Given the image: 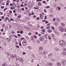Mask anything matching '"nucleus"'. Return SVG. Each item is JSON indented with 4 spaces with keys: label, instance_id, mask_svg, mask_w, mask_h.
Masks as SVG:
<instances>
[{
    "label": "nucleus",
    "instance_id": "1",
    "mask_svg": "<svg viewBox=\"0 0 66 66\" xmlns=\"http://www.w3.org/2000/svg\"><path fill=\"white\" fill-rule=\"evenodd\" d=\"M59 42L60 45H61V47H63L66 45V43H65V42H64V41L63 40H61L60 41H59Z\"/></svg>",
    "mask_w": 66,
    "mask_h": 66
},
{
    "label": "nucleus",
    "instance_id": "2",
    "mask_svg": "<svg viewBox=\"0 0 66 66\" xmlns=\"http://www.w3.org/2000/svg\"><path fill=\"white\" fill-rule=\"evenodd\" d=\"M59 29L60 31L61 32H63L64 31V28H63L62 27H61L60 26L59 27Z\"/></svg>",
    "mask_w": 66,
    "mask_h": 66
},
{
    "label": "nucleus",
    "instance_id": "3",
    "mask_svg": "<svg viewBox=\"0 0 66 66\" xmlns=\"http://www.w3.org/2000/svg\"><path fill=\"white\" fill-rule=\"evenodd\" d=\"M44 39H45V38L43 37H40L39 39V40L40 41H44Z\"/></svg>",
    "mask_w": 66,
    "mask_h": 66
},
{
    "label": "nucleus",
    "instance_id": "4",
    "mask_svg": "<svg viewBox=\"0 0 66 66\" xmlns=\"http://www.w3.org/2000/svg\"><path fill=\"white\" fill-rule=\"evenodd\" d=\"M27 43V42H24V41H23L22 42V44L23 45H24V46H26Z\"/></svg>",
    "mask_w": 66,
    "mask_h": 66
},
{
    "label": "nucleus",
    "instance_id": "5",
    "mask_svg": "<svg viewBox=\"0 0 66 66\" xmlns=\"http://www.w3.org/2000/svg\"><path fill=\"white\" fill-rule=\"evenodd\" d=\"M19 61L20 62H21V63H22L23 62V59L21 58H20L19 59Z\"/></svg>",
    "mask_w": 66,
    "mask_h": 66
},
{
    "label": "nucleus",
    "instance_id": "6",
    "mask_svg": "<svg viewBox=\"0 0 66 66\" xmlns=\"http://www.w3.org/2000/svg\"><path fill=\"white\" fill-rule=\"evenodd\" d=\"M47 65L49 66H52L53 65V63L51 62H48L47 63Z\"/></svg>",
    "mask_w": 66,
    "mask_h": 66
},
{
    "label": "nucleus",
    "instance_id": "7",
    "mask_svg": "<svg viewBox=\"0 0 66 66\" xmlns=\"http://www.w3.org/2000/svg\"><path fill=\"white\" fill-rule=\"evenodd\" d=\"M7 55V57L9 59L11 57V53H10V52H9V54H8V55Z\"/></svg>",
    "mask_w": 66,
    "mask_h": 66
},
{
    "label": "nucleus",
    "instance_id": "8",
    "mask_svg": "<svg viewBox=\"0 0 66 66\" xmlns=\"http://www.w3.org/2000/svg\"><path fill=\"white\" fill-rule=\"evenodd\" d=\"M56 65H57V66H61V64L59 62H57L56 63Z\"/></svg>",
    "mask_w": 66,
    "mask_h": 66
},
{
    "label": "nucleus",
    "instance_id": "9",
    "mask_svg": "<svg viewBox=\"0 0 66 66\" xmlns=\"http://www.w3.org/2000/svg\"><path fill=\"white\" fill-rule=\"evenodd\" d=\"M55 50H56V51H60V49H59V48H57V47H56L55 48Z\"/></svg>",
    "mask_w": 66,
    "mask_h": 66
},
{
    "label": "nucleus",
    "instance_id": "10",
    "mask_svg": "<svg viewBox=\"0 0 66 66\" xmlns=\"http://www.w3.org/2000/svg\"><path fill=\"white\" fill-rule=\"evenodd\" d=\"M61 63L63 65H65V64H66L65 62H64L63 61H61Z\"/></svg>",
    "mask_w": 66,
    "mask_h": 66
},
{
    "label": "nucleus",
    "instance_id": "11",
    "mask_svg": "<svg viewBox=\"0 0 66 66\" xmlns=\"http://www.w3.org/2000/svg\"><path fill=\"white\" fill-rule=\"evenodd\" d=\"M15 58V60H16V61H18L19 59V57L18 56L16 57Z\"/></svg>",
    "mask_w": 66,
    "mask_h": 66
},
{
    "label": "nucleus",
    "instance_id": "12",
    "mask_svg": "<svg viewBox=\"0 0 66 66\" xmlns=\"http://www.w3.org/2000/svg\"><path fill=\"white\" fill-rule=\"evenodd\" d=\"M44 54H47L48 53V52L47 51H45L43 52Z\"/></svg>",
    "mask_w": 66,
    "mask_h": 66
},
{
    "label": "nucleus",
    "instance_id": "13",
    "mask_svg": "<svg viewBox=\"0 0 66 66\" xmlns=\"http://www.w3.org/2000/svg\"><path fill=\"white\" fill-rule=\"evenodd\" d=\"M47 32H48V33H51V29H49L48 30H47Z\"/></svg>",
    "mask_w": 66,
    "mask_h": 66
},
{
    "label": "nucleus",
    "instance_id": "14",
    "mask_svg": "<svg viewBox=\"0 0 66 66\" xmlns=\"http://www.w3.org/2000/svg\"><path fill=\"white\" fill-rule=\"evenodd\" d=\"M51 29L53 30H55V28L54 26L51 27Z\"/></svg>",
    "mask_w": 66,
    "mask_h": 66
},
{
    "label": "nucleus",
    "instance_id": "15",
    "mask_svg": "<svg viewBox=\"0 0 66 66\" xmlns=\"http://www.w3.org/2000/svg\"><path fill=\"white\" fill-rule=\"evenodd\" d=\"M61 24L62 27H65V24H64V23H62Z\"/></svg>",
    "mask_w": 66,
    "mask_h": 66
},
{
    "label": "nucleus",
    "instance_id": "16",
    "mask_svg": "<svg viewBox=\"0 0 66 66\" xmlns=\"http://www.w3.org/2000/svg\"><path fill=\"white\" fill-rule=\"evenodd\" d=\"M51 56H52V54L51 53H50L48 55V57H51Z\"/></svg>",
    "mask_w": 66,
    "mask_h": 66
},
{
    "label": "nucleus",
    "instance_id": "17",
    "mask_svg": "<svg viewBox=\"0 0 66 66\" xmlns=\"http://www.w3.org/2000/svg\"><path fill=\"white\" fill-rule=\"evenodd\" d=\"M28 30H29V31H32V29L29 28V29H28Z\"/></svg>",
    "mask_w": 66,
    "mask_h": 66
},
{
    "label": "nucleus",
    "instance_id": "18",
    "mask_svg": "<svg viewBox=\"0 0 66 66\" xmlns=\"http://www.w3.org/2000/svg\"><path fill=\"white\" fill-rule=\"evenodd\" d=\"M24 28H26V29H27V30H28V29H29V27H28L27 26H25L24 27Z\"/></svg>",
    "mask_w": 66,
    "mask_h": 66
},
{
    "label": "nucleus",
    "instance_id": "19",
    "mask_svg": "<svg viewBox=\"0 0 66 66\" xmlns=\"http://www.w3.org/2000/svg\"><path fill=\"white\" fill-rule=\"evenodd\" d=\"M38 5L39 6H41L42 5V4H41V3L39 2L38 3Z\"/></svg>",
    "mask_w": 66,
    "mask_h": 66
},
{
    "label": "nucleus",
    "instance_id": "20",
    "mask_svg": "<svg viewBox=\"0 0 66 66\" xmlns=\"http://www.w3.org/2000/svg\"><path fill=\"white\" fill-rule=\"evenodd\" d=\"M63 54L64 55H66V53L65 52L63 51Z\"/></svg>",
    "mask_w": 66,
    "mask_h": 66
},
{
    "label": "nucleus",
    "instance_id": "21",
    "mask_svg": "<svg viewBox=\"0 0 66 66\" xmlns=\"http://www.w3.org/2000/svg\"><path fill=\"white\" fill-rule=\"evenodd\" d=\"M54 24H55V26H57V25L58 24H57V22H55L54 23Z\"/></svg>",
    "mask_w": 66,
    "mask_h": 66
},
{
    "label": "nucleus",
    "instance_id": "22",
    "mask_svg": "<svg viewBox=\"0 0 66 66\" xmlns=\"http://www.w3.org/2000/svg\"><path fill=\"white\" fill-rule=\"evenodd\" d=\"M8 9V8L7 7H6L5 9H4V11H5L6 10Z\"/></svg>",
    "mask_w": 66,
    "mask_h": 66
},
{
    "label": "nucleus",
    "instance_id": "23",
    "mask_svg": "<svg viewBox=\"0 0 66 66\" xmlns=\"http://www.w3.org/2000/svg\"><path fill=\"white\" fill-rule=\"evenodd\" d=\"M6 65V63H4L3 64H2V66H5Z\"/></svg>",
    "mask_w": 66,
    "mask_h": 66
},
{
    "label": "nucleus",
    "instance_id": "24",
    "mask_svg": "<svg viewBox=\"0 0 66 66\" xmlns=\"http://www.w3.org/2000/svg\"><path fill=\"white\" fill-rule=\"evenodd\" d=\"M15 26H18V24L17 23H15L14 24Z\"/></svg>",
    "mask_w": 66,
    "mask_h": 66
},
{
    "label": "nucleus",
    "instance_id": "25",
    "mask_svg": "<svg viewBox=\"0 0 66 66\" xmlns=\"http://www.w3.org/2000/svg\"><path fill=\"white\" fill-rule=\"evenodd\" d=\"M34 9H35V10H37V9H39V7L37 8L35 7H34Z\"/></svg>",
    "mask_w": 66,
    "mask_h": 66
},
{
    "label": "nucleus",
    "instance_id": "26",
    "mask_svg": "<svg viewBox=\"0 0 66 66\" xmlns=\"http://www.w3.org/2000/svg\"><path fill=\"white\" fill-rule=\"evenodd\" d=\"M33 37H34V38H37V36H36L35 35H34L33 36Z\"/></svg>",
    "mask_w": 66,
    "mask_h": 66
},
{
    "label": "nucleus",
    "instance_id": "27",
    "mask_svg": "<svg viewBox=\"0 0 66 66\" xmlns=\"http://www.w3.org/2000/svg\"><path fill=\"white\" fill-rule=\"evenodd\" d=\"M15 47L16 48H19V46L18 45H16V46H15Z\"/></svg>",
    "mask_w": 66,
    "mask_h": 66
},
{
    "label": "nucleus",
    "instance_id": "28",
    "mask_svg": "<svg viewBox=\"0 0 66 66\" xmlns=\"http://www.w3.org/2000/svg\"><path fill=\"white\" fill-rule=\"evenodd\" d=\"M5 53L6 54H7L8 55V54H9V53H10V52H9L8 53H7V52H5Z\"/></svg>",
    "mask_w": 66,
    "mask_h": 66
},
{
    "label": "nucleus",
    "instance_id": "29",
    "mask_svg": "<svg viewBox=\"0 0 66 66\" xmlns=\"http://www.w3.org/2000/svg\"><path fill=\"white\" fill-rule=\"evenodd\" d=\"M52 38H53L54 37V35H52Z\"/></svg>",
    "mask_w": 66,
    "mask_h": 66
},
{
    "label": "nucleus",
    "instance_id": "30",
    "mask_svg": "<svg viewBox=\"0 0 66 66\" xmlns=\"http://www.w3.org/2000/svg\"><path fill=\"white\" fill-rule=\"evenodd\" d=\"M51 61H53V62H54L55 61V60L52 59H51Z\"/></svg>",
    "mask_w": 66,
    "mask_h": 66
},
{
    "label": "nucleus",
    "instance_id": "31",
    "mask_svg": "<svg viewBox=\"0 0 66 66\" xmlns=\"http://www.w3.org/2000/svg\"><path fill=\"white\" fill-rule=\"evenodd\" d=\"M39 49H40V50H43V47H41Z\"/></svg>",
    "mask_w": 66,
    "mask_h": 66
},
{
    "label": "nucleus",
    "instance_id": "32",
    "mask_svg": "<svg viewBox=\"0 0 66 66\" xmlns=\"http://www.w3.org/2000/svg\"><path fill=\"white\" fill-rule=\"evenodd\" d=\"M26 11L27 13H29L30 12V10H26Z\"/></svg>",
    "mask_w": 66,
    "mask_h": 66
},
{
    "label": "nucleus",
    "instance_id": "33",
    "mask_svg": "<svg viewBox=\"0 0 66 66\" xmlns=\"http://www.w3.org/2000/svg\"><path fill=\"white\" fill-rule=\"evenodd\" d=\"M56 9L57 10H60V8H59V7H57Z\"/></svg>",
    "mask_w": 66,
    "mask_h": 66
},
{
    "label": "nucleus",
    "instance_id": "34",
    "mask_svg": "<svg viewBox=\"0 0 66 66\" xmlns=\"http://www.w3.org/2000/svg\"><path fill=\"white\" fill-rule=\"evenodd\" d=\"M42 53V52H39V54H41Z\"/></svg>",
    "mask_w": 66,
    "mask_h": 66
},
{
    "label": "nucleus",
    "instance_id": "35",
    "mask_svg": "<svg viewBox=\"0 0 66 66\" xmlns=\"http://www.w3.org/2000/svg\"><path fill=\"white\" fill-rule=\"evenodd\" d=\"M17 7H18V8H20V6L19 5H18L17 6Z\"/></svg>",
    "mask_w": 66,
    "mask_h": 66
},
{
    "label": "nucleus",
    "instance_id": "36",
    "mask_svg": "<svg viewBox=\"0 0 66 66\" xmlns=\"http://www.w3.org/2000/svg\"><path fill=\"white\" fill-rule=\"evenodd\" d=\"M64 32H66V28H64Z\"/></svg>",
    "mask_w": 66,
    "mask_h": 66
},
{
    "label": "nucleus",
    "instance_id": "37",
    "mask_svg": "<svg viewBox=\"0 0 66 66\" xmlns=\"http://www.w3.org/2000/svg\"><path fill=\"white\" fill-rule=\"evenodd\" d=\"M24 39V38H22L21 39V40H23V39Z\"/></svg>",
    "mask_w": 66,
    "mask_h": 66
},
{
    "label": "nucleus",
    "instance_id": "38",
    "mask_svg": "<svg viewBox=\"0 0 66 66\" xmlns=\"http://www.w3.org/2000/svg\"><path fill=\"white\" fill-rule=\"evenodd\" d=\"M44 31L42 32H41V34H44Z\"/></svg>",
    "mask_w": 66,
    "mask_h": 66
},
{
    "label": "nucleus",
    "instance_id": "39",
    "mask_svg": "<svg viewBox=\"0 0 66 66\" xmlns=\"http://www.w3.org/2000/svg\"><path fill=\"white\" fill-rule=\"evenodd\" d=\"M18 35L19 37H20L21 36V35L19 34H18Z\"/></svg>",
    "mask_w": 66,
    "mask_h": 66
},
{
    "label": "nucleus",
    "instance_id": "40",
    "mask_svg": "<svg viewBox=\"0 0 66 66\" xmlns=\"http://www.w3.org/2000/svg\"><path fill=\"white\" fill-rule=\"evenodd\" d=\"M53 20L54 21H55V18H54V19H53Z\"/></svg>",
    "mask_w": 66,
    "mask_h": 66
},
{
    "label": "nucleus",
    "instance_id": "41",
    "mask_svg": "<svg viewBox=\"0 0 66 66\" xmlns=\"http://www.w3.org/2000/svg\"><path fill=\"white\" fill-rule=\"evenodd\" d=\"M0 14L1 15H3V12H0Z\"/></svg>",
    "mask_w": 66,
    "mask_h": 66
},
{
    "label": "nucleus",
    "instance_id": "42",
    "mask_svg": "<svg viewBox=\"0 0 66 66\" xmlns=\"http://www.w3.org/2000/svg\"><path fill=\"white\" fill-rule=\"evenodd\" d=\"M2 19H4V16H2V17H1Z\"/></svg>",
    "mask_w": 66,
    "mask_h": 66
},
{
    "label": "nucleus",
    "instance_id": "43",
    "mask_svg": "<svg viewBox=\"0 0 66 66\" xmlns=\"http://www.w3.org/2000/svg\"><path fill=\"white\" fill-rule=\"evenodd\" d=\"M4 7L3 6H2V7H1V9H4Z\"/></svg>",
    "mask_w": 66,
    "mask_h": 66
},
{
    "label": "nucleus",
    "instance_id": "44",
    "mask_svg": "<svg viewBox=\"0 0 66 66\" xmlns=\"http://www.w3.org/2000/svg\"><path fill=\"white\" fill-rule=\"evenodd\" d=\"M36 19L38 20H39V17L37 18Z\"/></svg>",
    "mask_w": 66,
    "mask_h": 66
},
{
    "label": "nucleus",
    "instance_id": "45",
    "mask_svg": "<svg viewBox=\"0 0 66 66\" xmlns=\"http://www.w3.org/2000/svg\"><path fill=\"white\" fill-rule=\"evenodd\" d=\"M42 32H45V29H42Z\"/></svg>",
    "mask_w": 66,
    "mask_h": 66
},
{
    "label": "nucleus",
    "instance_id": "46",
    "mask_svg": "<svg viewBox=\"0 0 66 66\" xmlns=\"http://www.w3.org/2000/svg\"><path fill=\"white\" fill-rule=\"evenodd\" d=\"M5 20H8L9 18L8 17H6L5 19Z\"/></svg>",
    "mask_w": 66,
    "mask_h": 66
},
{
    "label": "nucleus",
    "instance_id": "47",
    "mask_svg": "<svg viewBox=\"0 0 66 66\" xmlns=\"http://www.w3.org/2000/svg\"><path fill=\"white\" fill-rule=\"evenodd\" d=\"M10 5H11V6H13V4L12 3H10Z\"/></svg>",
    "mask_w": 66,
    "mask_h": 66
},
{
    "label": "nucleus",
    "instance_id": "48",
    "mask_svg": "<svg viewBox=\"0 0 66 66\" xmlns=\"http://www.w3.org/2000/svg\"><path fill=\"white\" fill-rule=\"evenodd\" d=\"M11 57H11L12 59H14V56L12 55Z\"/></svg>",
    "mask_w": 66,
    "mask_h": 66
},
{
    "label": "nucleus",
    "instance_id": "49",
    "mask_svg": "<svg viewBox=\"0 0 66 66\" xmlns=\"http://www.w3.org/2000/svg\"><path fill=\"white\" fill-rule=\"evenodd\" d=\"M47 19V16L45 15V18H44V19Z\"/></svg>",
    "mask_w": 66,
    "mask_h": 66
},
{
    "label": "nucleus",
    "instance_id": "50",
    "mask_svg": "<svg viewBox=\"0 0 66 66\" xmlns=\"http://www.w3.org/2000/svg\"><path fill=\"white\" fill-rule=\"evenodd\" d=\"M21 10L22 11H24V9L23 8H21Z\"/></svg>",
    "mask_w": 66,
    "mask_h": 66
},
{
    "label": "nucleus",
    "instance_id": "51",
    "mask_svg": "<svg viewBox=\"0 0 66 66\" xmlns=\"http://www.w3.org/2000/svg\"><path fill=\"white\" fill-rule=\"evenodd\" d=\"M19 12H21V9H19Z\"/></svg>",
    "mask_w": 66,
    "mask_h": 66
},
{
    "label": "nucleus",
    "instance_id": "52",
    "mask_svg": "<svg viewBox=\"0 0 66 66\" xmlns=\"http://www.w3.org/2000/svg\"><path fill=\"white\" fill-rule=\"evenodd\" d=\"M18 18H20V17H21V15H19L18 16Z\"/></svg>",
    "mask_w": 66,
    "mask_h": 66
},
{
    "label": "nucleus",
    "instance_id": "53",
    "mask_svg": "<svg viewBox=\"0 0 66 66\" xmlns=\"http://www.w3.org/2000/svg\"><path fill=\"white\" fill-rule=\"evenodd\" d=\"M44 12H45V13H46V9H44Z\"/></svg>",
    "mask_w": 66,
    "mask_h": 66
},
{
    "label": "nucleus",
    "instance_id": "54",
    "mask_svg": "<svg viewBox=\"0 0 66 66\" xmlns=\"http://www.w3.org/2000/svg\"><path fill=\"white\" fill-rule=\"evenodd\" d=\"M9 4V3H6V5H8Z\"/></svg>",
    "mask_w": 66,
    "mask_h": 66
},
{
    "label": "nucleus",
    "instance_id": "55",
    "mask_svg": "<svg viewBox=\"0 0 66 66\" xmlns=\"http://www.w3.org/2000/svg\"><path fill=\"white\" fill-rule=\"evenodd\" d=\"M21 6L22 7H23L24 5H23V4H22L21 5Z\"/></svg>",
    "mask_w": 66,
    "mask_h": 66
},
{
    "label": "nucleus",
    "instance_id": "56",
    "mask_svg": "<svg viewBox=\"0 0 66 66\" xmlns=\"http://www.w3.org/2000/svg\"><path fill=\"white\" fill-rule=\"evenodd\" d=\"M43 3H46V1H43Z\"/></svg>",
    "mask_w": 66,
    "mask_h": 66
},
{
    "label": "nucleus",
    "instance_id": "57",
    "mask_svg": "<svg viewBox=\"0 0 66 66\" xmlns=\"http://www.w3.org/2000/svg\"><path fill=\"white\" fill-rule=\"evenodd\" d=\"M2 5H5V3L4 2L2 3Z\"/></svg>",
    "mask_w": 66,
    "mask_h": 66
},
{
    "label": "nucleus",
    "instance_id": "58",
    "mask_svg": "<svg viewBox=\"0 0 66 66\" xmlns=\"http://www.w3.org/2000/svg\"><path fill=\"white\" fill-rule=\"evenodd\" d=\"M8 40H9V41H11V39H10V38H8Z\"/></svg>",
    "mask_w": 66,
    "mask_h": 66
},
{
    "label": "nucleus",
    "instance_id": "59",
    "mask_svg": "<svg viewBox=\"0 0 66 66\" xmlns=\"http://www.w3.org/2000/svg\"><path fill=\"white\" fill-rule=\"evenodd\" d=\"M64 51H66V48H64Z\"/></svg>",
    "mask_w": 66,
    "mask_h": 66
},
{
    "label": "nucleus",
    "instance_id": "60",
    "mask_svg": "<svg viewBox=\"0 0 66 66\" xmlns=\"http://www.w3.org/2000/svg\"><path fill=\"white\" fill-rule=\"evenodd\" d=\"M19 45L20 46H21V42L19 43Z\"/></svg>",
    "mask_w": 66,
    "mask_h": 66
},
{
    "label": "nucleus",
    "instance_id": "61",
    "mask_svg": "<svg viewBox=\"0 0 66 66\" xmlns=\"http://www.w3.org/2000/svg\"><path fill=\"white\" fill-rule=\"evenodd\" d=\"M10 20H11V21H13V19L12 18H11L10 19Z\"/></svg>",
    "mask_w": 66,
    "mask_h": 66
},
{
    "label": "nucleus",
    "instance_id": "62",
    "mask_svg": "<svg viewBox=\"0 0 66 66\" xmlns=\"http://www.w3.org/2000/svg\"><path fill=\"white\" fill-rule=\"evenodd\" d=\"M13 12L14 13H16V11L15 10H14L13 11Z\"/></svg>",
    "mask_w": 66,
    "mask_h": 66
},
{
    "label": "nucleus",
    "instance_id": "63",
    "mask_svg": "<svg viewBox=\"0 0 66 66\" xmlns=\"http://www.w3.org/2000/svg\"><path fill=\"white\" fill-rule=\"evenodd\" d=\"M11 10H13V9H14V8H13V7H11Z\"/></svg>",
    "mask_w": 66,
    "mask_h": 66
},
{
    "label": "nucleus",
    "instance_id": "64",
    "mask_svg": "<svg viewBox=\"0 0 66 66\" xmlns=\"http://www.w3.org/2000/svg\"><path fill=\"white\" fill-rule=\"evenodd\" d=\"M35 34H36V35H37V34H38V32H36L35 33Z\"/></svg>",
    "mask_w": 66,
    "mask_h": 66
}]
</instances>
